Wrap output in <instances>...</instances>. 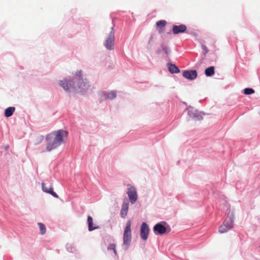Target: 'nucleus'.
<instances>
[{"mask_svg": "<svg viewBox=\"0 0 260 260\" xmlns=\"http://www.w3.org/2000/svg\"><path fill=\"white\" fill-rule=\"evenodd\" d=\"M68 132L66 131L60 129L48 135L46 138L47 142L46 149L50 151L56 148L63 142V138L67 137Z\"/></svg>", "mask_w": 260, "mask_h": 260, "instance_id": "1", "label": "nucleus"}, {"mask_svg": "<svg viewBox=\"0 0 260 260\" xmlns=\"http://www.w3.org/2000/svg\"><path fill=\"white\" fill-rule=\"evenodd\" d=\"M131 226V222L128 220L126 223L123 233V246L125 250L128 249L132 240Z\"/></svg>", "mask_w": 260, "mask_h": 260, "instance_id": "2", "label": "nucleus"}, {"mask_svg": "<svg viewBox=\"0 0 260 260\" xmlns=\"http://www.w3.org/2000/svg\"><path fill=\"white\" fill-rule=\"evenodd\" d=\"M74 80L78 81V87L79 89L83 90L88 89L89 85L86 79L84 80L82 78V71H79L76 73Z\"/></svg>", "mask_w": 260, "mask_h": 260, "instance_id": "3", "label": "nucleus"}, {"mask_svg": "<svg viewBox=\"0 0 260 260\" xmlns=\"http://www.w3.org/2000/svg\"><path fill=\"white\" fill-rule=\"evenodd\" d=\"M234 227V221L231 218L225 220L219 226L218 231L220 233L227 232Z\"/></svg>", "mask_w": 260, "mask_h": 260, "instance_id": "4", "label": "nucleus"}, {"mask_svg": "<svg viewBox=\"0 0 260 260\" xmlns=\"http://www.w3.org/2000/svg\"><path fill=\"white\" fill-rule=\"evenodd\" d=\"M188 114L190 119L194 121H199L202 119V116L199 111L193 108L190 107L187 108Z\"/></svg>", "mask_w": 260, "mask_h": 260, "instance_id": "5", "label": "nucleus"}, {"mask_svg": "<svg viewBox=\"0 0 260 260\" xmlns=\"http://www.w3.org/2000/svg\"><path fill=\"white\" fill-rule=\"evenodd\" d=\"M114 40V32L113 30V28H112V30L110 31V34L105 42V46L107 49L112 50L113 49Z\"/></svg>", "mask_w": 260, "mask_h": 260, "instance_id": "6", "label": "nucleus"}, {"mask_svg": "<svg viewBox=\"0 0 260 260\" xmlns=\"http://www.w3.org/2000/svg\"><path fill=\"white\" fill-rule=\"evenodd\" d=\"M129 187L127 194L129 198V201L132 204L135 203L137 200V193L135 188L130 184H128Z\"/></svg>", "mask_w": 260, "mask_h": 260, "instance_id": "7", "label": "nucleus"}, {"mask_svg": "<svg viewBox=\"0 0 260 260\" xmlns=\"http://www.w3.org/2000/svg\"><path fill=\"white\" fill-rule=\"evenodd\" d=\"M149 229L148 225L145 222H143L141 226L140 236L144 240H146L149 235Z\"/></svg>", "mask_w": 260, "mask_h": 260, "instance_id": "8", "label": "nucleus"}, {"mask_svg": "<svg viewBox=\"0 0 260 260\" xmlns=\"http://www.w3.org/2000/svg\"><path fill=\"white\" fill-rule=\"evenodd\" d=\"M59 85L66 91H70L72 88H75L73 86V81L71 80H61Z\"/></svg>", "mask_w": 260, "mask_h": 260, "instance_id": "9", "label": "nucleus"}, {"mask_svg": "<svg viewBox=\"0 0 260 260\" xmlns=\"http://www.w3.org/2000/svg\"><path fill=\"white\" fill-rule=\"evenodd\" d=\"M187 30V27L184 24L179 25H174L172 27V32L174 35H177L179 33H183Z\"/></svg>", "mask_w": 260, "mask_h": 260, "instance_id": "10", "label": "nucleus"}, {"mask_svg": "<svg viewBox=\"0 0 260 260\" xmlns=\"http://www.w3.org/2000/svg\"><path fill=\"white\" fill-rule=\"evenodd\" d=\"M153 230L156 235H163L167 232V228L160 223H157Z\"/></svg>", "mask_w": 260, "mask_h": 260, "instance_id": "11", "label": "nucleus"}, {"mask_svg": "<svg viewBox=\"0 0 260 260\" xmlns=\"http://www.w3.org/2000/svg\"><path fill=\"white\" fill-rule=\"evenodd\" d=\"M183 76L189 80H193L197 77V72L196 70L185 71L183 73Z\"/></svg>", "mask_w": 260, "mask_h": 260, "instance_id": "12", "label": "nucleus"}, {"mask_svg": "<svg viewBox=\"0 0 260 260\" xmlns=\"http://www.w3.org/2000/svg\"><path fill=\"white\" fill-rule=\"evenodd\" d=\"M87 223L88 225V230L89 231H92L100 228L99 226H93V219L90 216H88L87 217Z\"/></svg>", "mask_w": 260, "mask_h": 260, "instance_id": "13", "label": "nucleus"}, {"mask_svg": "<svg viewBox=\"0 0 260 260\" xmlns=\"http://www.w3.org/2000/svg\"><path fill=\"white\" fill-rule=\"evenodd\" d=\"M128 203H123L122 206V208L120 211L121 216L122 218H125L127 214V211L128 209Z\"/></svg>", "mask_w": 260, "mask_h": 260, "instance_id": "14", "label": "nucleus"}, {"mask_svg": "<svg viewBox=\"0 0 260 260\" xmlns=\"http://www.w3.org/2000/svg\"><path fill=\"white\" fill-rule=\"evenodd\" d=\"M168 69L169 71L171 73H178L180 72V70L177 67H176L175 64L172 63L168 64Z\"/></svg>", "mask_w": 260, "mask_h": 260, "instance_id": "15", "label": "nucleus"}, {"mask_svg": "<svg viewBox=\"0 0 260 260\" xmlns=\"http://www.w3.org/2000/svg\"><path fill=\"white\" fill-rule=\"evenodd\" d=\"M15 110L14 107H10L7 108L5 111V116L7 117L11 116Z\"/></svg>", "mask_w": 260, "mask_h": 260, "instance_id": "16", "label": "nucleus"}, {"mask_svg": "<svg viewBox=\"0 0 260 260\" xmlns=\"http://www.w3.org/2000/svg\"><path fill=\"white\" fill-rule=\"evenodd\" d=\"M214 74V68L210 67L207 68L205 70V74L207 76H211Z\"/></svg>", "mask_w": 260, "mask_h": 260, "instance_id": "17", "label": "nucleus"}, {"mask_svg": "<svg viewBox=\"0 0 260 260\" xmlns=\"http://www.w3.org/2000/svg\"><path fill=\"white\" fill-rule=\"evenodd\" d=\"M161 51H164V53L167 55H168L170 52V50H169L168 47L164 44L161 45V50H159L157 52L158 53H159Z\"/></svg>", "mask_w": 260, "mask_h": 260, "instance_id": "18", "label": "nucleus"}, {"mask_svg": "<svg viewBox=\"0 0 260 260\" xmlns=\"http://www.w3.org/2000/svg\"><path fill=\"white\" fill-rule=\"evenodd\" d=\"M167 24V21L164 20L158 21L156 22V26L158 28H164Z\"/></svg>", "mask_w": 260, "mask_h": 260, "instance_id": "19", "label": "nucleus"}, {"mask_svg": "<svg viewBox=\"0 0 260 260\" xmlns=\"http://www.w3.org/2000/svg\"><path fill=\"white\" fill-rule=\"evenodd\" d=\"M38 225L40 228V233L41 234L43 235L46 233V226L45 225L42 223H39Z\"/></svg>", "mask_w": 260, "mask_h": 260, "instance_id": "20", "label": "nucleus"}, {"mask_svg": "<svg viewBox=\"0 0 260 260\" xmlns=\"http://www.w3.org/2000/svg\"><path fill=\"white\" fill-rule=\"evenodd\" d=\"M108 250H113L115 255H117V252L116 250V245L115 244H110L108 247Z\"/></svg>", "mask_w": 260, "mask_h": 260, "instance_id": "21", "label": "nucleus"}, {"mask_svg": "<svg viewBox=\"0 0 260 260\" xmlns=\"http://www.w3.org/2000/svg\"><path fill=\"white\" fill-rule=\"evenodd\" d=\"M244 93L245 94H251L254 93V90L252 88H246L244 89Z\"/></svg>", "mask_w": 260, "mask_h": 260, "instance_id": "22", "label": "nucleus"}, {"mask_svg": "<svg viewBox=\"0 0 260 260\" xmlns=\"http://www.w3.org/2000/svg\"><path fill=\"white\" fill-rule=\"evenodd\" d=\"M116 92L114 91H111L109 92L107 95V98L110 99V100L114 99L116 98Z\"/></svg>", "mask_w": 260, "mask_h": 260, "instance_id": "23", "label": "nucleus"}, {"mask_svg": "<svg viewBox=\"0 0 260 260\" xmlns=\"http://www.w3.org/2000/svg\"><path fill=\"white\" fill-rule=\"evenodd\" d=\"M42 187L43 190L46 192L49 193L50 191V187H47L45 186V183L44 182H42Z\"/></svg>", "mask_w": 260, "mask_h": 260, "instance_id": "24", "label": "nucleus"}, {"mask_svg": "<svg viewBox=\"0 0 260 260\" xmlns=\"http://www.w3.org/2000/svg\"><path fill=\"white\" fill-rule=\"evenodd\" d=\"M49 193H50L53 197L55 198H58L57 194L53 191V188L51 186H50V191Z\"/></svg>", "mask_w": 260, "mask_h": 260, "instance_id": "25", "label": "nucleus"}, {"mask_svg": "<svg viewBox=\"0 0 260 260\" xmlns=\"http://www.w3.org/2000/svg\"><path fill=\"white\" fill-rule=\"evenodd\" d=\"M202 48H203V49L204 51V54H207L208 52V49H207L206 46H205L204 45H203L202 46Z\"/></svg>", "mask_w": 260, "mask_h": 260, "instance_id": "26", "label": "nucleus"}]
</instances>
